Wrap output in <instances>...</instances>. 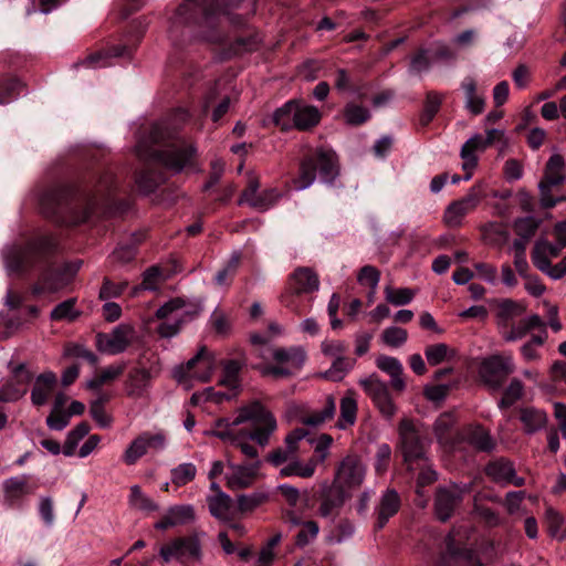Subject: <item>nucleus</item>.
Masks as SVG:
<instances>
[{
  "mask_svg": "<svg viewBox=\"0 0 566 566\" xmlns=\"http://www.w3.org/2000/svg\"><path fill=\"white\" fill-rule=\"evenodd\" d=\"M345 503V493L335 484L324 485L319 494L318 514L324 517H335Z\"/></svg>",
  "mask_w": 566,
  "mask_h": 566,
  "instance_id": "obj_23",
  "label": "nucleus"
},
{
  "mask_svg": "<svg viewBox=\"0 0 566 566\" xmlns=\"http://www.w3.org/2000/svg\"><path fill=\"white\" fill-rule=\"evenodd\" d=\"M344 118L347 125L359 126L370 118V112L364 106L348 103L344 108Z\"/></svg>",
  "mask_w": 566,
  "mask_h": 566,
  "instance_id": "obj_50",
  "label": "nucleus"
},
{
  "mask_svg": "<svg viewBox=\"0 0 566 566\" xmlns=\"http://www.w3.org/2000/svg\"><path fill=\"white\" fill-rule=\"evenodd\" d=\"M485 197L482 184L474 185L469 192L460 200L451 202L443 214L448 227L455 228L462 223L463 218L476 208L482 198Z\"/></svg>",
  "mask_w": 566,
  "mask_h": 566,
  "instance_id": "obj_14",
  "label": "nucleus"
},
{
  "mask_svg": "<svg viewBox=\"0 0 566 566\" xmlns=\"http://www.w3.org/2000/svg\"><path fill=\"white\" fill-rule=\"evenodd\" d=\"M276 428L277 422L272 412L260 401L254 400L239 408L233 420H216L206 434L237 447L243 455L254 461L259 460V452L249 441L253 440L260 447H265Z\"/></svg>",
  "mask_w": 566,
  "mask_h": 566,
  "instance_id": "obj_1",
  "label": "nucleus"
},
{
  "mask_svg": "<svg viewBox=\"0 0 566 566\" xmlns=\"http://www.w3.org/2000/svg\"><path fill=\"white\" fill-rule=\"evenodd\" d=\"M25 394V387H20L14 380L8 381L0 388V400L3 402L15 401Z\"/></svg>",
  "mask_w": 566,
  "mask_h": 566,
  "instance_id": "obj_62",
  "label": "nucleus"
},
{
  "mask_svg": "<svg viewBox=\"0 0 566 566\" xmlns=\"http://www.w3.org/2000/svg\"><path fill=\"white\" fill-rule=\"evenodd\" d=\"M43 214L65 224L85 222L96 210L93 197L71 186H59L45 191L40 200Z\"/></svg>",
  "mask_w": 566,
  "mask_h": 566,
  "instance_id": "obj_3",
  "label": "nucleus"
},
{
  "mask_svg": "<svg viewBox=\"0 0 566 566\" xmlns=\"http://www.w3.org/2000/svg\"><path fill=\"white\" fill-rule=\"evenodd\" d=\"M355 363V359L345 356L336 358L331 367L322 374V377L332 381H340L354 368Z\"/></svg>",
  "mask_w": 566,
  "mask_h": 566,
  "instance_id": "obj_43",
  "label": "nucleus"
},
{
  "mask_svg": "<svg viewBox=\"0 0 566 566\" xmlns=\"http://www.w3.org/2000/svg\"><path fill=\"white\" fill-rule=\"evenodd\" d=\"M219 11L218 6L208 4L205 0H186L177 9L176 23L212 27Z\"/></svg>",
  "mask_w": 566,
  "mask_h": 566,
  "instance_id": "obj_12",
  "label": "nucleus"
},
{
  "mask_svg": "<svg viewBox=\"0 0 566 566\" xmlns=\"http://www.w3.org/2000/svg\"><path fill=\"white\" fill-rule=\"evenodd\" d=\"M564 158L559 154H554L549 157L544 178L539 181L548 186H558L564 181Z\"/></svg>",
  "mask_w": 566,
  "mask_h": 566,
  "instance_id": "obj_37",
  "label": "nucleus"
},
{
  "mask_svg": "<svg viewBox=\"0 0 566 566\" xmlns=\"http://www.w3.org/2000/svg\"><path fill=\"white\" fill-rule=\"evenodd\" d=\"M196 518L195 507L191 504H179L170 506L161 518L155 524L156 530L165 531L178 525L193 522Z\"/></svg>",
  "mask_w": 566,
  "mask_h": 566,
  "instance_id": "obj_24",
  "label": "nucleus"
},
{
  "mask_svg": "<svg viewBox=\"0 0 566 566\" xmlns=\"http://www.w3.org/2000/svg\"><path fill=\"white\" fill-rule=\"evenodd\" d=\"M400 447L403 461L409 470H413V462L426 459V442L409 419H402L399 423Z\"/></svg>",
  "mask_w": 566,
  "mask_h": 566,
  "instance_id": "obj_10",
  "label": "nucleus"
},
{
  "mask_svg": "<svg viewBox=\"0 0 566 566\" xmlns=\"http://www.w3.org/2000/svg\"><path fill=\"white\" fill-rule=\"evenodd\" d=\"M197 475V468L193 463L185 462L176 468H174L170 472V479L172 484L177 486H184L191 482Z\"/></svg>",
  "mask_w": 566,
  "mask_h": 566,
  "instance_id": "obj_49",
  "label": "nucleus"
},
{
  "mask_svg": "<svg viewBox=\"0 0 566 566\" xmlns=\"http://www.w3.org/2000/svg\"><path fill=\"white\" fill-rule=\"evenodd\" d=\"M228 471L224 474L226 485L231 491L249 489L260 476L262 462L254 460L249 463H234L232 460L227 461Z\"/></svg>",
  "mask_w": 566,
  "mask_h": 566,
  "instance_id": "obj_13",
  "label": "nucleus"
},
{
  "mask_svg": "<svg viewBox=\"0 0 566 566\" xmlns=\"http://www.w3.org/2000/svg\"><path fill=\"white\" fill-rule=\"evenodd\" d=\"M457 419L453 412L441 413L433 424V432L440 444L453 446L457 441Z\"/></svg>",
  "mask_w": 566,
  "mask_h": 566,
  "instance_id": "obj_28",
  "label": "nucleus"
},
{
  "mask_svg": "<svg viewBox=\"0 0 566 566\" xmlns=\"http://www.w3.org/2000/svg\"><path fill=\"white\" fill-rule=\"evenodd\" d=\"M424 355L429 365L437 366L442 361L453 358L455 356V350L444 343H438L427 346Z\"/></svg>",
  "mask_w": 566,
  "mask_h": 566,
  "instance_id": "obj_45",
  "label": "nucleus"
},
{
  "mask_svg": "<svg viewBox=\"0 0 566 566\" xmlns=\"http://www.w3.org/2000/svg\"><path fill=\"white\" fill-rule=\"evenodd\" d=\"M295 108V101L286 102L282 107L277 108L273 114V122L282 130L293 128V115Z\"/></svg>",
  "mask_w": 566,
  "mask_h": 566,
  "instance_id": "obj_51",
  "label": "nucleus"
},
{
  "mask_svg": "<svg viewBox=\"0 0 566 566\" xmlns=\"http://www.w3.org/2000/svg\"><path fill=\"white\" fill-rule=\"evenodd\" d=\"M269 499V493L262 490L250 494H240L237 497L238 511L242 514L253 512L255 509L266 503Z\"/></svg>",
  "mask_w": 566,
  "mask_h": 566,
  "instance_id": "obj_40",
  "label": "nucleus"
},
{
  "mask_svg": "<svg viewBox=\"0 0 566 566\" xmlns=\"http://www.w3.org/2000/svg\"><path fill=\"white\" fill-rule=\"evenodd\" d=\"M163 273L159 266H150L143 273V282L139 286L134 289V293L139 290L157 291L161 282Z\"/></svg>",
  "mask_w": 566,
  "mask_h": 566,
  "instance_id": "obj_55",
  "label": "nucleus"
},
{
  "mask_svg": "<svg viewBox=\"0 0 566 566\" xmlns=\"http://www.w3.org/2000/svg\"><path fill=\"white\" fill-rule=\"evenodd\" d=\"M319 532L318 524L314 521H306L302 524V530L297 533L295 544L298 547L308 545L314 538H316Z\"/></svg>",
  "mask_w": 566,
  "mask_h": 566,
  "instance_id": "obj_61",
  "label": "nucleus"
},
{
  "mask_svg": "<svg viewBox=\"0 0 566 566\" xmlns=\"http://www.w3.org/2000/svg\"><path fill=\"white\" fill-rule=\"evenodd\" d=\"M241 368L242 364L239 360H227L223 364V376L220 380V384L231 389L237 388L239 386V373Z\"/></svg>",
  "mask_w": 566,
  "mask_h": 566,
  "instance_id": "obj_54",
  "label": "nucleus"
},
{
  "mask_svg": "<svg viewBox=\"0 0 566 566\" xmlns=\"http://www.w3.org/2000/svg\"><path fill=\"white\" fill-rule=\"evenodd\" d=\"M76 298H67L61 303H59L50 313V318L52 321H75L81 312L75 308Z\"/></svg>",
  "mask_w": 566,
  "mask_h": 566,
  "instance_id": "obj_47",
  "label": "nucleus"
},
{
  "mask_svg": "<svg viewBox=\"0 0 566 566\" xmlns=\"http://www.w3.org/2000/svg\"><path fill=\"white\" fill-rule=\"evenodd\" d=\"M317 172L322 181L332 184L339 174V165L336 153L326 147H317L313 153L303 157L300 161L298 176L294 179L296 190H305L311 187Z\"/></svg>",
  "mask_w": 566,
  "mask_h": 566,
  "instance_id": "obj_4",
  "label": "nucleus"
},
{
  "mask_svg": "<svg viewBox=\"0 0 566 566\" xmlns=\"http://www.w3.org/2000/svg\"><path fill=\"white\" fill-rule=\"evenodd\" d=\"M137 156L146 161L181 171L196 155V148L178 137L177 128L166 120L151 125L147 136L136 145Z\"/></svg>",
  "mask_w": 566,
  "mask_h": 566,
  "instance_id": "obj_2",
  "label": "nucleus"
},
{
  "mask_svg": "<svg viewBox=\"0 0 566 566\" xmlns=\"http://www.w3.org/2000/svg\"><path fill=\"white\" fill-rule=\"evenodd\" d=\"M524 308L512 300H504L499 305L497 318L500 328H506L511 318L522 314Z\"/></svg>",
  "mask_w": 566,
  "mask_h": 566,
  "instance_id": "obj_53",
  "label": "nucleus"
},
{
  "mask_svg": "<svg viewBox=\"0 0 566 566\" xmlns=\"http://www.w3.org/2000/svg\"><path fill=\"white\" fill-rule=\"evenodd\" d=\"M208 507L210 514L222 522L232 520L233 501L227 493H219L208 497Z\"/></svg>",
  "mask_w": 566,
  "mask_h": 566,
  "instance_id": "obj_34",
  "label": "nucleus"
},
{
  "mask_svg": "<svg viewBox=\"0 0 566 566\" xmlns=\"http://www.w3.org/2000/svg\"><path fill=\"white\" fill-rule=\"evenodd\" d=\"M260 180L258 177L250 175L247 188L242 191L239 205H249L258 211H266L273 207L281 198V192L275 188L259 191Z\"/></svg>",
  "mask_w": 566,
  "mask_h": 566,
  "instance_id": "obj_15",
  "label": "nucleus"
},
{
  "mask_svg": "<svg viewBox=\"0 0 566 566\" xmlns=\"http://www.w3.org/2000/svg\"><path fill=\"white\" fill-rule=\"evenodd\" d=\"M407 338V331L397 326L387 327L381 334L382 342L390 347H399L403 345Z\"/></svg>",
  "mask_w": 566,
  "mask_h": 566,
  "instance_id": "obj_60",
  "label": "nucleus"
},
{
  "mask_svg": "<svg viewBox=\"0 0 566 566\" xmlns=\"http://www.w3.org/2000/svg\"><path fill=\"white\" fill-rule=\"evenodd\" d=\"M465 439L480 451L489 452L495 447L491 434L480 426L468 428Z\"/></svg>",
  "mask_w": 566,
  "mask_h": 566,
  "instance_id": "obj_39",
  "label": "nucleus"
},
{
  "mask_svg": "<svg viewBox=\"0 0 566 566\" xmlns=\"http://www.w3.org/2000/svg\"><path fill=\"white\" fill-rule=\"evenodd\" d=\"M442 103V95L437 92H429L427 94L423 113L421 116V122L423 125H427L432 120L434 115L438 113L440 105Z\"/></svg>",
  "mask_w": 566,
  "mask_h": 566,
  "instance_id": "obj_58",
  "label": "nucleus"
},
{
  "mask_svg": "<svg viewBox=\"0 0 566 566\" xmlns=\"http://www.w3.org/2000/svg\"><path fill=\"white\" fill-rule=\"evenodd\" d=\"M65 355L76 358H83L87 360L91 365L96 366L98 363L97 356L86 348L84 345L72 344L66 347Z\"/></svg>",
  "mask_w": 566,
  "mask_h": 566,
  "instance_id": "obj_64",
  "label": "nucleus"
},
{
  "mask_svg": "<svg viewBox=\"0 0 566 566\" xmlns=\"http://www.w3.org/2000/svg\"><path fill=\"white\" fill-rule=\"evenodd\" d=\"M538 226L539 222L534 217H524L515 220L514 230L517 235L528 240L535 234Z\"/></svg>",
  "mask_w": 566,
  "mask_h": 566,
  "instance_id": "obj_57",
  "label": "nucleus"
},
{
  "mask_svg": "<svg viewBox=\"0 0 566 566\" xmlns=\"http://www.w3.org/2000/svg\"><path fill=\"white\" fill-rule=\"evenodd\" d=\"M55 248L52 237H41L25 245H12L4 254L9 273H22L42 262Z\"/></svg>",
  "mask_w": 566,
  "mask_h": 566,
  "instance_id": "obj_5",
  "label": "nucleus"
},
{
  "mask_svg": "<svg viewBox=\"0 0 566 566\" xmlns=\"http://www.w3.org/2000/svg\"><path fill=\"white\" fill-rule=\"evenodd\" d=\"M319 289V279L317 273L306 266L295 269L289 276L287 290L281 295V303L293 312L298 306L294 297L302 294H311Z\"/></svg>",
  "mask_w": 566,
  "mask_h": 566,
  "instance_id": "obj_7",
  "label": "nucleus"
},
{
  "mask_svg": "<svg viewBox=\"0 0 566 566\" xmlns=\"http://www.w3.org/2000/svg\"><path fill=\"white\" fill-rule=\"evenodd\" d=\"M400 507V497L395 490L388 489L380 497L376 509L377 522L376 527L382 528L390 517H392Z\"/></svg>",
  "mask_w": 566,
  "mask_h": 566,
  "instance_id": "obj_31",
  "label": "nucleus"
},
{
  "mask_svg": "<svg viewBox=\"0 0 566 566\" xmlns=\"http://www.w3.org/2000/svg\"><path fill=\"white\" fill-rule=\"evenodd\" d=\"M339 409L340 415L337 421V427L339 429H346L354 426L358 410L355 391L347 390L346 395L340 399Z\"/></svg>",
  "mask_w": 566,
  "mask_h": 566,
  "instance_id": "obj_35",
  "label": "nucleus"
},
{
  "mask_svg": "<svg viewBox=\"0 0 566 566\" xmlns=\"http://www.w3.org/2000/svg\"><path fill=\"white\" fill-rule=\"evenodd\" d=\"M461 86L465 94V108L473 115L483 113L485 98L478 93L475 81L473 78H465Z\"/></svg>",
  "mask_w": 566,
  "mask_h": 566,
  "instance_id": "obj_36",
  "label": "nucleus"
},
{
  "mask_svg": "<svg viewBox=\"0 0 566 566\" xmlns=\"http://www.w3.org/2000/svg\"><path fill=\"white\" fill-rule=\"evenodd\" d=\"M520 421L523 424V431L526 434H534L547 424V413L535 407H523L520 409Z\"/></svg>",
  "mask_w": 566,
  "mask_h": 566,
  "instance_id": "obj_33",
  "label": "nucleus"
},
{
  "mask_svg": "<svg viewBox=\"0 0 566 566\" xmlns=\"http://www.w3.org/2000/svg\"><path fill=\"white\" fill-rule=\"evenodd\" d=\"M182 369H185V376L207 382L211 379L214 369V356L206 347H201Z\"/></svg>",
  "mask_w": 566,
  "mask_h": 566,
  "instance_id": "obj_21",
  "label": "nucleus"
},
{
  "mask_svg": "<svg viewBox=\"0 0 566 566\" xmlns=\"http://www.w3.org/2000/svg\"><path fill=\"white\" fill-rule=\"evenodd\" d=\"M2 503L9 509L20 507L24 496L33 493L28 483L27 475H18L6 479L2 484Z\"/></svg>",
  "mask_w": 566,
  "mask_h": 566,
  "instance_id": "obj_22",
  "label": "nucleus"
},
{
  "mask_svg": "<svg viewBox=\"0 0 566 566\" xmlns=\"http://www.w3.org/2000/svg\"><path fill=\"white\" fill-rule=\"evenodd\" d=\"M205 533H195L189 536L178 537L170 543L163 545L159 555L165 563L177 559L181 563L188 560L200 562L202 557L200 536Z\"/></svg>",
  "mask_w": 566,
  "mask_h": 566,
  "instance_id": "obj_9",
  "label": "nucleus"
},
{
  "mask_svg": "<svg viewBox=\"0 0 566 566\" xmlns=\"http://www.w3.org/2000/svg\"><path fill=\"white\" fill-rule=\"evenodd\" d=\"M90 432V424L87 422H80L73 430H71L67 434L64 454L71 455L73 453L74 447Z\"/></svg>",
  "mask_w": 566,
  "mask_h": 566,
  "instance_id": "obj_59",
  "label": "nucleus"
},
{
  "mask_svg": "<svg viewBox=\"0 0 566 566\" xmlns=\"http://www.w3.org/2000/svg\"><path fill=\"white\" fill-rule=\"evenodd\" d=\"M486 475L497 484L523 486L525 479L516 475L514 463L505 458H497L485 467Z\"/></svg>",
  "mask_w": 566,
  "mask_h": 566,
  "instance_id": "obj_20",
  "label": "nucleus"
},
{
  "mask_svg": "<svg viewBox=\"0 0 566 566\" xmlns=\"http://www.w3.org/2000/svg\"><path fill=\"white\" fill-rule=\"evenodd\" d=\"M160 373L157 363L146 366L142 360L138 365L129 370L124 388L127 397L132 399H140L145 397L151 387V380Z\"/></svg>",
  "mask_w": 566,
  "mask_h": 566,
  "instance_id": "obj_11",
  "label": "nucleus"
},
{
  "mask_svg": "<svg viewBox=\"0 0 566 566\" xmlns=\"http://www.w3.org/2000/svg\"><path fill=\"white\" fill-rule=\"evenodd\" d=\"M376 366L390 376V385L395 390L403 391L406 382L402 377L403 367L401 363L391 356L380 355L376 359Z\"/></svg>",
  "mask_w": 566,
  "mask_h": 566,
  "instance_id": "obj_32",
  "label": "nucleus"
},
{
  "mask_svg": "<svg viewBox=\"0 0 566 566\" xmlns=\"http://www.w3.org/2000/svg\"><path fill=\"white\" fill-rule=\"evenodd\" d=\"M336 411L335 399L333 396H327L324 407L314 411L311 415L303 418V423L306 426L316 427L324 423L327 420L333 419Z\"/></svg>",
  "mask_w": 566,
  "mask_h": 566,
  "instance_id": "obj_44",
  "label": "nucleus"
},
{
  "mask_svg": "<svg viewBox=\"0 0 566 566\" xmlns=\"http://www.w3.org/2000/svg\"><path fill=\"white\" fill-rule=\"evenodd\" d=\"M384 293L385 300L394 306L407 305L416 295L415 291L409 287L394 289L390 285L385 287Z\"/></svg>",
  "mask_w": 566,
  "mask_h": 566,
  "instance_id": "obj_48",
  "label": "nucleus"
},
{
  "mask_svg": "<svg viewBox=\"0 0 566 566\" xmlns=\"http://www.w3.org/2000/svg\"><path fill=\"white\" fill-rule=\"evenodd\" d=\"M470 484L450 483L439 486L436 491L433 510L440 522L449 521L460 506L465 494L470 493Z\"/></svg>",
  "mask_w": 566,
  "mask_h": 566,
  "instance_id": "obj_8",
  "label": "nucleus"
},
{
  "mask_svg": "<svg viewBox=\"0 0 566 566\" xmlns=\"http://www.w3.org/2000/svg\"><path fill=\"white\" fill-rule=\"evenodd\" d=\"M366 468L364 463L354 455H347L337 470L338 480L349 488L359 486L365 478Z\"/></svg>",
  "mask_w": 566,
  "mask_h": 566,
  "instance_id": "obj_25",
  "label": "nucleus"
},
{
  "mask_svg": "<svg viewBox=\"0 0 566 566\" xmlns=\"http://www.w3.org/2000/svg\"><path fill=\"white\" fill-rule=\"evenodd\" d=\"M166 444V437L163 432L150 433L143 432L136 437L126 448L123 454V461L127 465H134L148 449L163 450Z\"/></svg>",
  "mask_w": 566,
  "mask_h": 566,
  "instance_id": "obj_17",
  "label": "nucleus"
},
{
  "mask_svg": "<svg viewBox=\"0 0 566 566\" xmlns=\"http://www.w3.org/2000/svg\"><path fill=\"white\" fill-rule=\"evenodd\" d=\"M129 501L139 510L149 512L158 510V505L150 497L144 494L138 485H133L130 488Z\"/></svg>",
  "mask_w": 566,
  "mask_h": 566,
  "instance_id": "obj_56",
  "label": "nucleus"
},
{
  "mask_svg": "<svg viewBox=\"0 0 566 566\" xmlns=\"http://www.w3.org/2000/svg\"><path fill=\"white\" fill-rule=\"evenodd\" d=\"M272 358L289 368L300 371L306 360V353L301 346L276 347L272 349Z\"/></svg>",
  "mask_w": 566,
  "mask_h": 566,
  "instance_id": "obj_29",
  "label": "nucleus"
},
{
  "mask_svg": "<svg viewBox=\"0 0 566 566\" xmlns=\"http://www.w3.org/2000/svg\"><path fill=\"white\" fill-rule=\"evenodd\" d=\"M545 323L539 315L533 314L526 318L521 319L517 324L512 325L510 328H501V334L506 343H512L524 338L531 331L544 327Z\"/></svg>",
  "mask_w": 566,
  "mask_h": 566,
  "instance_id": "obj_26",
  "label": "nucleus"
},
{
  "mask_svg": "<svg viewBox=\"0 0 566 566\" xmlns=\"http://www.w3.org/2000/svg\"><path fill=\"white\" fill-rule=\"evenodd\" d=\"M22 88V83L15 77H9L0 81V104L10 103L21 94Z\"/></svg>",
  "mask_w": 566,
  "mask_h": 566,
  "instance_id": "obj_52",
  "label": "nucleus"
},
{
  "mask_svg": "<svg viewBox=\"0 0 566 566\" xmlns=\"http://www.w3.org/2000/svg\"><path fill=\"white\" fill-rule=\"evenodd\" d=\"M359 385L363 387L373 402L389 392L387 384L382 381L376 374H371L366 378L359 379Z\"/></svg>",
  "mask_w": 566,
  "mask_h": 566,
  "instance_id": "obj_46",
  "label": "nucleus"
},
{
  "mask_svg": "<svg viewBox=\"0 0 566 566\" xmlns=\"http://www.w3.org/2000/svg\"><path fill=\"white\" fill-rule=\"evenodd\" d=\"M56 381V376L53 371H45L39 375L31 391L32 403L38 407L45 405L49 397L53 394Z\"/></svg>",
  "mask_w": 566,
  "mask_h": 566,
  "instance_id": "obj_30",
  "label": "nucleus"
},
{
  "mask_svg": "<svg viewBox=\"0 0 566 566\" xmlns=\"http://www.w3.org/2000/svg\"><path fill=\"white\" fill-rule=\"evenodd\" d=\"M317 461L310 459L305 464L293 459L289 464L280 470L281 478L300 476L304 479L312 478L315 473Z\"/></svg>",
  "mask_w": 566,
  "mask_h": 566,
  "instance_id": "obj_38",
  "label": "nucleus"
},
{
  "mask_svg": "<svg viewBox=\"0 0 566 566\" xmlns=\"http://www.w3.org/2000/svg\"><path fill=\"white\" fill-rule=\"evenodd\" d=\"M447 551L441 554L434 566H480L479 556L472 549L455 546L454 533L446 537Z\"/></svg>",
  "mask_w": 566,
  "mask_h": 566,
  "instance_id": "obj_19",
  "label": "nucleus"
},
{
  "mask_svg": "<svg viewBox=\"0 0 566 566\" xmlns=\"http://www.w3.org/2000/svg\"><path fill=\"white\" fill-rule=\"evenodd\" d=\"M380 280V272L373 265H365L360 269L358 274V282L364 285L370 286L373 293L376 292L377 285Z\"/></svg>",
  "mask_w": 566,
  "mask_h": 566,
  "instance_id": "obj_63",
  "label": "nucleus"
},
{
  "mask_svg": "<svg viewBox=\"0 0 566 566\" xmlns=\"http://www.w3.org/2000/svg\"><path fill=\"white\" fill-rule=\"evenodd\" d=\"M126 365L116 364L104 368L98 375L87 380L86 387L91 390H99L101 387L107 382L117 379L125 370Z\"/></svg>",
  "mask_w": 566,
  "mask_h": 566,
  "instance_id": "obj_41",
  "label": "nucleus"
},
{
  "mask_svg": "<svg viewBox=\"0 0 566 566\" xmlns=\"http://www.w3.org/2000/svg\"><path fill=\"white\" fill-rule=\"evenodd\" d=\"M322 114L314 105H307L295 101L293 127L298 130H308L317 126Z\"/></svg>",
  "mask_w": 566,
  "mask_h": 566,
  "instance_id": "obj_27",
  "label": "nucleus"
},
{
  "mask_svg": "<svg viewBox=\"0 0 566 566\" xmlns=\"http://www.w3.org/2000/svg\"><path fill=\"white\" fill-rule=\"evenodd\" d=\"M133 328L128 325H118L111 333L96 335V347L99 352L117 355L126 350L132 343Z\"/></svg>",
  "mask_w": 566,
  "mask_h": 566,
  "instance_id": "obj_18",
  "label": "nucleus"
},
{
  "mask_svg": "<svg viewBox=\"0 0 566 566\" xmlns=\"http://www.w3.org/2000/svg\"><path fill=\"white\" fill-rule=\"evenodd\" d=\"M524 384L521 379L514 377L503 391L502 398L497 406L500 409H506L513 406L516 401L521 400L524 396Z\"/></svg>",
  "mask_w": 566,
  "mask_h": 566,
  "instance_id": "obj_42",
  "label": "nucleus"
},
{
  "mask_svg": "<svg viewBox=\"0 0 566 566\" xmlns=\"http://www.w3.org/2000/svg\"><path fill=\"white\" fill-rule=\"evenodd\" d=\"M515 370L511 353H499L482 359L479 366L481 381L492 390H499L506 378Z\"/></svg>",
  "mask_w": 566,
  "mask_h": 566,
  "instance_id": "obj_6",
  "label": "nucleus"
},
{
  "mask_svg": "<svg viewBox=\"0 0 566 566\" xmlns=\"http://www.w3.org/2000/svg\"><path fill=\"white\" fill-rule=\"evenodd\" d=\"M82 262L67 263L61 269H49L46 270L40 280L39 285L34 287V293L42 292H57L67 286L77 271L81 268Z\"/></svg>",
  "mask_w": 566,
  "mask_h": 566,
  "instance_id": "obj_16",
  "label": "nucleus"
}]
</instances>
